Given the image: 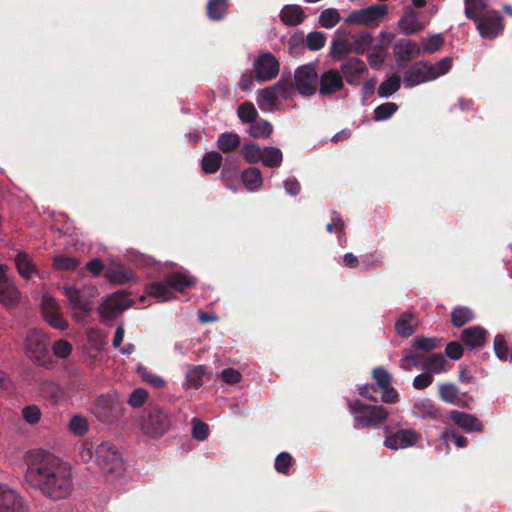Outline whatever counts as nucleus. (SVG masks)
Returning a JSON list of instances; mask_svg holds the SVG:
<instances>
[{"instance_id": "obj_18", "label": "nucleus", "mask_w": 512, "mask_h": 512, "mask_svg": "<svg viewBox=\"0 0 512 512\" xmlns=\"http://www.w3.org/2000/svg\"><path fill=\"white\" fill-rule=\"evenodd\" d=\"M344 87L343 76L337 69H329L318 76V89L321 96H331Z\"/></svg>"}, {"instance_id": "obj_31", "label": "nucleus", "mask_w": 512, "mask_h": 512, "mask_svg": "<svg viewBox=\"0 0 512 512\" xmlns=\"http://www.w3.org/2000/svg\"><path fill=\"white\" fill-rule=\"evenodd\" d=\"M450 363L441 353H434L424 362V370L429 373L439 374L449 370Z\"/></svg>"}, {"instance_id": "obj_38", "label": "nucleus", "mask_w": 512, "mask_h": 512, "mask_svg": "<svg viewBox=\"0 0 512 512\" xmlns=\"http://www.w3.org/2000/svg\"><path fill=\"white\" fill-rule=\"evenodd\" d=\"M282 160L283 155L279 148L270 146L263 149V157L261 158V161L264 166L277 168L281 165Z\"/></svg>"}, {"instance_id": "obj_13", "label": "nucleus", "mask_w": 512, "mask_h": 512, "mask_svg": "<svg viewBox=\"0 0 512 512\" xmlns=\"http://www.w3.org/2000/svg\"><path fill=\"white\" fill-rule=\"evenodd\" d=\"M253 67L257 80L269 81L278 75L280 64L272 53L267 52L255 59Z\"/></svg>"}, {"instance_id": "obj_6", "label": "nucleus", "mask_w": 512, "mask_h": 512, "mask_svg": "<svg viewBox=\"0 0 512 512\" xmlns=\"http://www.w3.org/2000/svg\"><path fill=\"white\" fill-rule=\"evenodd\" d=\"M351 414L354 417L356 428L374 427L389 416V411L381 405H368L360 400L348 402Z\"/></svg>"}, {"instance_id": "obj_9", "label": "nucleus", "mask_w": 512, "mask_h": 512, "mask_svg": "<svg viewBox=\"0 0 512 512\" xmlns=\"http://www.w3.org/2000/svg\"><path fill=\"white\" fill-rule=\"evenodd\" d=\"M480 36L484 39H495L504 30L503 17L499 11L489 10L472 20Z\"/></svg>"}, {"instance_id": "obj_15", "label": "nucleus", "mask_w": 512, "mask_h": 512, "mask_svg": "<svg viewBox=\"0 0 512 512\" xmlns=\"http://www.w3.org/2000/svg\"><path fill=\"white\" fill-rule=\"evenodd\" d=\"M398 68H405L413 59L422 54L420 45L411 39H400L393 47Z\"/></svg>"}, {"instance_id": "obj_52", "label": "nucleus", "mask_w": 512, "mask_h": 512, "mask_svg": "<svg viewBox=\"0 0 512 512\" xmlns=\"http://www.w3.org/2000/svg\"><path fill=\"white\" fill-rule=\"evenodd\" d=\"M493 346L497 358L501 361H508L510 348L508 347L506 339L503 335L498 334L495 336Z\"/></svg>"}, {"instance_id": "obj_51", "label": "nucleus", "mask_w": 512, "mask_h": 512, "mask_svg": "<svg viewBox=\"0 0 512 512\" xmlns=\"http://www.w3.org/2000/svg\"><path fill=\"white\" fill-rule=\"evenodd\" d=\"M398 108V105L394 102L380 104L374 110V119L376 121L387 120L398 110Z\"/></svg>"}, {"instance_id": "obj_35", "label": "nucleus", "mask_w": 512, "mask_h": 512, "mask_svg": "<svg viewBox=\"0 0 512 512\" xmlns=\"http://www.w3.org/2000/svg\"><path fill=\"white\" fill-rule=\"evenodd\" d=\"M464 4V14L467 19L472 21L488 11L489 0H464Z\"/></svg>"}, {"instance_id": "obj_4", "label": "nucleus", "mask_w": 512, "mask_h": 512, "mask_svg": "<svg viewBox=\"0 0 512 512\" xmlns=\"http://www.w3.org/2000/svg\"><path fill=\"white\" fill-rule=\"evenodd\" d=\"M139 425L146 436L157 439L170 430L172 417L164 407L150 403L142 411Z\"/></svg>"}, {"instance_id": "obj_39", "label": "nucleus", "mask_w": 512, "mask_h": 512, "mask_svg": "<svg viewBox=\"0 0 512 512\" xmlns=\"http://www.w3.org/2000/svg\"><path fill=\"white\" fill-rule=\"evenodd\" d=\"M282 99H287L295 90L292 75L290 72H283L278 82L272 85Z\"/></svg>"}, {"instance_id": "obj_54", "label": "nucleus", "mask_w": 512, "mask_h": 512, "mask_svg": "<svg viewBox=\"0 0 512 512\" xmlns=\"http://www.w3.org/2000/svg\"><path fill=\"white\" fill-rule=\"evenodd\" d=\"M70 431L78 436H83L89 429L88 421L81 415H74L69 422Z\"/></svg>"}, {"instance_id": "obj_20", "label": "nucleus", "mask_w": 512, "mask_h": 512, "mask_svg": "<svg viewBox=\"0 0 512 512\" xmlns=\"http://www.w3.org/2000/svg\"><path fill=\"white\" fill-rule=\"evenodd\" d=\"M438 395L441 401L463 408H469V403L473 401L466 392L461 393L454 383L440 384Z\"/></svg>"}, {"instance_id": "obj_1", "label": "nucleus", "mask_w": 512, "mask_h": 512, "mask_svg": "<svg viewBox=\"0 0 512 512\" xmlns=\"http://www.w3.org/2000/svg\"><path fill=\"white\" fill-rule=\"evenodd\" d=\"M24 482L53 501L65 499L73 491V472L69 463L43 449H33L23 457Z\"/></svg>"}, {"instance_id": "obj_63", "label": "nucleus", "mask_w": 512, "mask_h": 512, "mask_svg": "<svg viewBox=\"0 0 512 512\" xmlns=\"http://www.w3.org/2000/svg\"><path fill=\"white\" fill-rule=\"evenodd\" d=\"M464 353V348L462 344L458 341H451L447 343L445 347V354L451 360H459L462 358Z\"/></svg>"}, {"instance_id": "obj_17", "label": "nucleus", "mask_w": 512, "mask_h": 512, "mask_svg": "<svg viewBox=\"0 0 512 512\" xmlns=\"http://www.w3.org/2000/svg\"><path fill=\"white\" fill-rule=\"evenodd\" d=\"M0 512H27L22 496L2 483H0Z\"/></svg>"}, {"instance_id": "obj_58", "label": "nucleus", "mask_w": 512, "mask_h": 512, "mask_svg": "<svg viewBox=\"0 0 512 512\" xmlns=\"http://www.w3.org/2000/svg\"><path fill=\"white\" fill-rule=\"evenodd\" d=\"M293 461L292 456L288 452H281L275 459V470L278 473L288 475L289 467Z\"/></svg>"}, {"instance_id": "obj_59", "label": "nucleus", "mask_w": 512, "mask_h": 512, "mask_svg": "<svg viewBox=\"0 0 512 512\" xmlns=\"http://www.w3.org/2000/svg\"><path fill=\"white\" fill-rule=\"evenodd\" d=\"M148 392L143 388H137L129 395L127 403L133 408H140L147 401Z\"/></svg>"}, {"instance_id": "obj_2", "label": "nucleus", "mask_w": 512, "mask_h": 512, "mask_svg": "<svg viewBox=\"0 0 512 512\" xmlns=\"http://www.w3.org/2000/svg\"><path fill=\"white\" fill-rule=\"evenodd\" d=\"M126 408L116 391L96 396L90 405L91 414L101 423L118 426L124 420Z\"/></svg>"}, {"instance_id": "obj_3", "label": "nucleus", "mask_w": 512, "mask_h": 512, "mask_svg": "<svg viewBox=\"0 0 512 512\" xmlns=\"http://www.w3.org/2000/svg\"><path fill=\"white\" fill-rule=\"evenodd\" d=\"M453 64L452 57H444L435 64L420 60L405 70L404 84L412 88L420 84L436 80L449 72Z\"/></svg>"}, {"instance_id": "obj_27", "label": "nucleus", "mask_w": 512, "mask_h": 512, "mask_svg": "<svg viewBox=\"0 0 512 512\" xmlns=\"http://www.w3.org/2000/svg\"><path fill=\"white\" fill-rule=\"evenodd\" d=\"M105 278L113 284L124 285L134 280L135 275L123 265L114 264L106 270Z\"/></svg>"}, {"instance_id": "obj_12", "label": "nucleus", "mask_w": 512, "mask_h": 512, "mask_svg": "<svg viewBox=\"0 0 512 512\" xmlns=\"http://www.w3.org/2000/svg\"><path fill=\"white\" fill-rule=\"evenodd\" d=\"M63 293L77 320H83L89 315L92 310V305L83 297L79 288L74 285H66L63 287Z\"/></svg>"}, {"instance_id": "obj_55", "label": "nucleus", "mask_w": 512, "mask_h": 512, "mask_svg": "<svg viewBox=\"0 0 512 512\" xmlns=\"http://www.w3.org/2000/svg\"><path fill=\"white\" fill-rule=\"evenodd\" d=\"M326 37L323 32H310L306 37V45L311 51L320 50L325 46Z\"/></svg>"}, {"instance_id": "obj_5", "label": "nucleus", "mask_w": 512, "mask_h": 512, "mask_svg": "<svg viewBox=\"0 0 512 512\" xmlns=\"http://www.w3.org/2000/svg\"><path fill=\"white\" fill-rule=\"evenodd\" d=\"M195 285L194 277L176 271L167 275L164 281L150 283L147 286V293L155 298L168 300L173 295L172 290L183 293Z\"/></svg>"}, {"instance_id": "obj_36", "label": "nucleus", "mask_w": 512, "mask_h": 512, "mask_svg": "<svg viewBox=\"0 0 512 512\" xmlns=\"http://www.w3.org/2000/svg\"><path fill=\"white\" fill-rule=\"evenodd\" d=\"M241 178L245 187L251 191L260 188L263 181L261 171L256 167L245 169L242 172Z\"/></svg>"}, {"instance_id": "obj_24", "label": "nucleus", "mask_w": 512, "mask_h": 512, "mask_svg": "<svg viewBox=\"0 0 512 512\" xmlns=\"http://www.w3.org/2000/svg\"><path fill=\"white\" fill-rule=\"evenodd\" d=\"M450 419L458 427L464 429L466 432H482L483 424L474 415L468 414L458 410H452L450 412Z\"/></svg>"}, {"instance_id": "obj_7", "label": "nucleus", "mask_w": 512, "mask_h": 512, "mask_svg": "<svg viewBox=\"0 0 512 512\" xmlns=\"http://www.w3.org/2000/svg\"><path fill=\"white\" fill-rule=\"evenodd\" d=\"M25 354L35 364L51 369L55 366L46 336L39 330L30 331L25 339Z\"/></svg>"}, {"instance_id": "obj_62", "label": "nucleus", "mask_w": 512, "mask_h": 512, "mask_svg": "<svg viewBox=\"0 0 512 512\" xmlns=\"http://www.w3.org/2000/svg\"><path fill=\"white\" fill-rule=\"evenodd\" d=\"M192 423V436L198 441H204L207 439L209 435L208 425L199 419H193Z\"/></svg>"}, {"instance_id": "obj_53", "label": "nucleus", "mask_w": 512, "mask_h": 512, "mask_svg": "<svg viewBox=\"0 0 512 512\" xmlns=\"http://www.w3.org/2000/svg\"><path fill=\"white\" fill-rule=\"evenodd\" d=\"M384 258L381 254L374 252L361 257V270L369 271L373 268L382 266Z\"/></svg>"}, {"instance_id": "obj_47", "label": "nucleus", "mask_w": 512, "mask_h": 512, "mask_svg": "<svg viewBox=\"0 0 512 512\" xmlns=\"http://www.w3.org/2000/svg\"><path fill=\"white\" fill-rule=\"evenodd\" d=\"M237 115L243 123L251 124L257 119L258 112L252 102L245 101L238 106Z\"/></svg>"}, {"instance_id": "obj_21", "label": "nucleus", "mask_w": 512, "mask_h": 512, "mask_svg": "<svg viewBox=\"0 0 512 512\" xmlns=\"http://www.w3.org/2000/svg\"><path fill=\"white\" fill-rule=\"evenodd\" d=\"M131 300L124 291H117L111 294L100 306V313L103 316L114 318L118 312L129 308Z\"/></svg>"}, {"instance_id": "obj_40", "label": "nucleus", "mask_w": 512, "mask_h": 512, "mask_svg": "<svg viewBox=\"0 0 512 512\" xmlns=\"http://www.w3.org/2000/svg\"><path fill=\"white\" fill-rule=\"evenodd\" d=\"M241 154L247 163L256 164L263 157V149L254 142L245 143L241 147Z\"/></svg>"}, {"instance_id": "obj_34", "label": "nucleus", "mask_w": 512, "mask_h": 512, "mask_svg": "<svg viewBox=\"0 0 512 512\" xmlns=\"http://www.w3.org/2000/svg\"><path fill=\"white\" fill-rule=\"evenodd\" d=\"M351 52H354L352 42L343 38L332 41L330 55L334 60H343Z\"/></svg>"}, {"instance_id": "obj_42", "label": "nucleus", "mask_w": 512, "mask_h": 512, "mask_svg": "<svg viewBox=\"0 0 512 512\" xmlns=\"http://www.w3.org/2000/svg\"><path fill=\"white\" fill-rule=\"evenodd\" d=\"M273 131L272 124L267 120H255L249 126L248 133L253 138H268Z\"/></svg>"}, {"instance_id": "obj_11", "label": "nucleus", "mask_w": 512, "mask_h": 512, "mask_svg": "<svg viewBox=\"0 0 512 512\" xmlns=\"http://www.w3.org/2000/svg\"><path fill=\"white\" fill-rule=\"evenodd\" d=\"M388 13L386 4H373L366 8L352 11L346 18L345 23L356 25H372L377 23Z\"/></svg>"}, {"instance_id": "obj_32", "label": "nucleus", "mask_w": 512, "mask_h": 512, "mask_svg": "<svg viewBox=\"0 0 512 512\" xmlns=\"http://www.w3.org/2000/svg\"><path fill=\"white\" fill-rule=\"evenodd\" d=\"M223 157L220 152L210 151L204 154L201 168L206 174L216 173L222 165Z\"/></svg>"}, {"instance_id": "obj_25", "label": "nucleus", "mask_w": 512, "mask_h": 512, "mask_svg": "<svg viewBox=\"0 0 512 512\" xmlns=\"http://www.w3.org/2000/svg\"><path fill=\"white\" fill-rule=\"evenodd\" d=\"M487 335L488 332L485 328L472 326L462 330L460 339L466 347L474 349L484 346Z\"/></svg>"}, {"instance_id": "obj_37", "label": "nucleus", "mask_w": 512, "mask_h": 512, "mask_svg": "<svg viewBox=\"0 0 512 512\" xmlns=\"http://www.w3.org/2000/svg\"><path fill=\"white\" fill-rule=\"evenodd\" d=\"M400 86L401 78L397 73H394L380 84L378 87V95L382 98H387L397 92Z\"/></svg>"}, {"instance_id": "obj_49", "label": "nucleus", "mask_w": 512, "mask_h": 512, "mask_svg": "<svg viewBox=\"0 0 512 512\" xmlns=\"http://www.w3.org/2000/svg\"><path fill=\"white\" fill-rule=\"evenodd\" d=\"M420 355L413 349L403 351V357L400 360V367L405 371H411L419 367Z\"/></svg>"}, {"instance_id": "obj_22", "label": "nucleus", "mask_w": 512, "mask_h": 512, "mask_svg": "<svg viewBox=\"0 0 512 512\" xmlns=\"http://www.w3.org/2000/svg\"><path fill=\"white\" fill-rule=\"evenodd\" d=\"M418 439L419 434L413 429H400L386 437L384 445L389 449L398 450L415 445Z\"/></svg>"}, {"instance_id": "obj_14", "label": "nucleus", "mask_w": 512, "mask_h": 512, "mask_svg": "<svg viewBox=\"0 0 512 512\" xmlns=\"http://www.w3.org/2000/svg\"><path fill=\"white\" fill-rule=\"evenodd\" d=\"M20 297V291L7 275V266L0 264V303L7 308H15Z\"/></svg>"}, {"instance_id": "obj_33", "label": "nucleus", "mask_w": 512, "mask_h": 512, "mask_svg": "<svg viewBox=\"0 0 512 512\" xmlns=\"http://www.w3.org/2000/svg\"><path fill=\"white\" fill-rule=\"evenodd\" d=\"M475 318L473 311L466 306L455 307L450 314L451 323L454 327L460 328Z\"/></svg>"}, {"instance_id": "obj_64", "label": "nucleus", "mask_w": 512, "mask_h": 512, "mask_svg": "<svg viewBox=\"0 0 512 512\" xmlns=\"http://www.w3.org/2000/svg\"><path fill=\"white\" fill-rule=\"evenodd\" d=\"M221 379L227 384L235 385L241 381L242 375L234 368H225L221 372Z\"/></svg>"}, {"instance_id": "obj_19", "label": "nucleus", "mask_w": 512, "mask_h": 512, "mask_svg": "<svg viewBox=\"0 0 512 512\" xmlns=\"http://www.w3.org/2000/svg\"><path fill=\"white\" fill-rule=\"evenodd\" d=\"M340 73L349 85H359L361 77L368 71L363 60L350 57L340 65Z\"/></svg>"}, {"instance_id": "obj_26", "label": "nucleus", "mask_w": 512, "mask_h": 512, "mask_svg": "<svg viewBox=\"0 0 512 512\" xmlns=\"http://www.w3.org/2000/svg\"><path fill=\"white\" fill-rule=\"evenodd\" d=\"M279 17L286 26H298L305 20L306 15L300 5L288 4L281 9Z\"/></svg>"}, {"instance_id": "obj_44", "label": "nucleus", "mask_w": 512, "mask_h": 512, "mask_svg": "<svg viewBox=\"0 0 512 512\" xmlns=\"http://www.w3.org/2000/svg\"><path fill=\"white\" fill-rule=\"evenodd\" d=\"M206 367L197 365L189 369L186 373V385L188 388H199L203 384Z\"/></svg>"}, {"instance_id": "obj_8", "label": "nucleus", "mask_w": 512, "mask_h": 512, "mask_svg": "<svg viewBox=\"0 0 512 512\" xmlns=\"http://www.w3.org/2000/svg\"><path fill=\"white\" fill-rule=\"evenodd\" d=\"M98 466L107 473L118 474L123 470L121 455L114 443L105 441L95 449Z\"/></svg>"}, {"instance_id": "obj_48", "label": "nucleus", "mask_w": 512, "mask_h": 512, "mask_svg": "<svg viewBox=\"0 0 512 512\" xmlns=\"http://www.w3.org/2000/svg\"><path fill=\"white\" fill-rule=\"evenodd\" d=\"M340 20V14L335 8H327L323 10L319 16L320 26L326 29L333 28L339 23Z\"/></svg>"}, {"instance_id": "obj_29", "label": "nucleus", "mask_w": 512, "mask_h": 512, "mask_svg": "<svg viewBox=\"0 0 512 512\" xmlns=\"http://www.w3.org/2000/svg\"><path fill=\"white\" fill-rule=\"evenodd\" d=\"M229 7V0H208L206 5L207 17L211 21H221L228 15Z\"/></svg>"}, {"instance_id": "obj_41", "label": "nucleus", "mask_w": 512, "mask_h": 512, "mask_svg": "<svg viewBox=\"0 0 512 512\" xmlns=\"http://www.w3.org/2000/svg\"><path fill=\"white\" fill-rule=\"evenodd\" d=\"M15 264L19 274L24 278H30L36 273L35 267L31 263L29 255L25 252H19L15 257Z\"/></svg>"}, {"instance_id": "obj_50", "label": "nucleus", "mask_w": 512, "mask_h": 512, "mask_svg": "<svg viewBox=\"0 0 512 512\" xmlns=\"http://www.w3.org/2000/svg\"><path fill=\"white\" fill-rule=\"evenodd\" d=\"M444 42L445 40L442 34H434L427 39H423V48H421L422 53H435L441 49V47L444 45Z\"/></svg>"}, {"instance_id": "obj_61", "label": "nucleus", "mask_w": 512, "mask_h": 512, "mask_svg": "<svg viewBox=\"0 0 512 512\" xmlns=\"http://www.w3.org/2000/svg\"><path fill=\"white\" fill-rule=\"evenodd\" d=\"M22 416L29 424H37L41 419V411L36 405H27L22 409Z\"/></svg>"}, {"instance_id": "obj_56", "label": "nucleus", "mask_w": 512, "mask_h": 512, "mask_svg": "<svg viewBox=\"0 0 512 512\" xmlns=\"http://www.w3.org/2000/svg\"><path fill=\"white\" fill-rule=\"evenodd\" d=\"M372 377L380 389L389 388V386H391L392 376L386 369L382 367L373 369Z\"/></svg>"}, {"instance_id": "obj_30", "label": "nucleus", "mask_w": 512, "mask_h": 512, "mask_svg": "<svg viewBox=\"0 0 512 512\" xmlns=\"http://www.w3.org/2000/svg\"><path fill=\"white\" fill-rule=\"evenodd\" d=\"M240 136L234 132L221 133L216 141V147L223 153H230L239 148Z\"/></svg>"}, {"instance_id": "obj_57", "label": "nucleus", "mask_w": 512, "mask_h": 512, "mask_svg": "<svg viewBox=\"0 0 512 512\" xmlns=\"http://www.w3.org/2000/svg\"><path fill=\"white\" fill-rule=\"evenodd\" d=\"M72 345L63 339H59L52 345L53 354L59 359H66L72 353Z\"/></svg>"}, {"instance_id": "obj_45", "label": "nucleus", "mask_w": 512, "mask_h": 512, "mask_svg": "<svg viewBox=\"0 0 512 512\" xmlns=\"http://www.w3.org/2000/svg\"><path fill=\"white\" fill-rule=\"evenodd\" d=\"M373 37L369 32H361L352 36L354 53L362 55L372 44Z\"/></svg>"}, {"instance_id": "obj_16", "label": "nucleus", "mask_w": 512, "mask_h": 512, "mask_svg": "<svg viewBox=\"0 0 512 512\" xmlns=\"http://www.w3.org/2000/svg\"><path fill=\"white\" fill-rule=\"evenodd\" d=\"M41 307L43 317L51 327L58 330H65L68 328V323L63 318L55 298L49 295H44L42 297Z\"/></svg>"}, {"instance_id": "obj_28", "label": "nucleus", "mask_w": 512, "mask_h": 512, "mask_svg": "<svg viewBox=\"0 0 512 512\" xmlns=\"http://www.w3.org/2000/svg\"><path fill=\"white\" fill-rule=\"evenodd\" d=\"M418 322L415 314L404 312L395 323V330L401 337L411 336L417 328Z\"/></svg>"}, {"instance_id": "obj_60", "label": "nucleus", "mask_w": 512, "mask_h": 512, "mask_svg": "<svg viewBox=\"0 0 512 512\" xmlns=\"http://www.w3.org/2000/svg\"><path fill=\"white\" fill-rule=\"evenodd\" d=\"M437 346V339L435 337H416L413 340L412 347L423 352H430Z\"/></svg>"}, {"instance_id": "obj_23", "label": "nucleus", "mask_w": 512, "mask_h": 512, "mask_svg": "<svg viewBox=\"0 0 512 512\" xmlns=\"http://www.w3.org/2000/svg\"><path fill=\"white\" fill-rule=\"evenodd\" d=\"M413 414L420 419L441 421L443 412L439 405L430 399H420L413 404Z\"/></svg>"}, {"instance_id": "obj_43", "label": "nucleus", "mask_w": 512, "mask_h": 512, "mask_svg": "<svg viewBox=\"0 0 512 512\" xmlns=\"http://www.w3.org/2000/svg\"><path fill=\"white\" fill-rule=\"evenodd\" d=\"M403 34L409 36L421 30L420 22L413 13L405 14L398 22Z\"/></svg>"}, {"instance_id": "obj_46", "label": "nucleus", "mask_w": 512, "mask_h": 512, "mask_svg": "<svg viewBox=\"0 0 512 512\" xmlns=\"http://www.w3.org/2000/svg\"><path fill=\"white\" fill-rule=\"evenodd\" d=\"M79 266L80 261L76 257L58 255L53 259V267L59 271H74Z\"/></svg>"}, {"instance_id": "obj_10", "label": "nucleus", "mask_w": 512, "mask_h": 512, "mask_svg": "<svg viewBox=\"0 0 512 512\" xmlns=\"http://www.w3.org/2000/svg\"><path fill=\"white\" fill-rule=\"evenodd\" d=\"M295 90L304 97L312 96L318 89V74L313 64L299 66L294 72Z\"/></svg>"}]
</instances>
